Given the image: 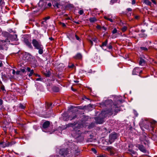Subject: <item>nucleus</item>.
Instances as JSON below:
<instances>
[{"instance_id":"nucleus-40","label":"nucleus","mask_w":157,"mask_h":157,"mask_svg":"<svg viewBox=\"0 0 157 157\" xmlns=\"http://www.w3.org/2000/svg\"><path fill=\"white\" fill-rule=\"evenodd\" d=\"M134 18L135 19L138 20L139 18V15H136L134 16Z\"/></svg>"},{"instance_id":"nucleus-29","label":"nucleus","mask_w":157,"mask_h":157,"mask_svg":"<svg viewBox=\"0 0 157 157\" xmlns=\"http://www.w3.org/2000/svg\"><path fill=\"white\" fill-rule=\"evenodd\" d=\"M59 25H61L63 27H65L66 26V25L64 23H62L61 22H59Z\"/></svg>"},{"instance_id":"nucleus-14","label":"nucleus","mask_w":157,"mask_h":157,"mask_svg":"<svg viewBox=\"0 0 157 157\" xmlns=\"http://www.w3.org/2000/svg\"><path fill=\"white\" fill-rule=\"evenodd\" d=\"M50 72L49 71H46L45 72H44V75L46 77H49L50 75Z\"/></svg>"},{"instance_id":"nucleus-52","label":"nucleus","mask_w":157,"mask_h":157,"mask_svg":"<svg viewBox=\"0 0 157 157\" xmlns=\"http://www.w3.org/2000/svg\"><path fill=\"white\" fill-rule=\"evenodd\" d=\"M3 103V101L2 100L0 99V105H2Z\"/></svg>"},{"instance_id":"nucleus-24","label":"nucleus","mask_w":157,"mask_h":157,"mask_svg":"<svg viewBox=\"0 0 157 157\" xmlns=\"http://www.w3.org/2000/svg\"><path fill=\"white\" fill-rule=\"evenodd\" d=\"M140 48L141 49V50L144 51H147L148 50V49L145 47H140Z\"/></svg>"},{"instance_id":"nucleus-58","label":"nucleus","mask_w":157,"mask_h":157,"mask_svg":"<svg viewBox=\"0 0 157 157\" xmlns=\"http://www.w3.org/2000/svg\"><path fill=\"white\" fill-rule=\"evenodd\" d=\"M49 39L51 40H53V39L52 37H49Z\"/></svg>"},{"instance_id":"nucleus-33","label":"nucleus","mask_w":157,"mask_h":157,"mask_svg":"<svg viewBox=\"0 0 157 157\" xmlns=\"http://www.w3.org/2000/svg\"><path fill=\"white\" fill-rule=\"evenodd\" d=\"M59 6H60V5L57 2H56L54 4V6H56L57 8H59Z\"/></svg>"},{"instance_id":"nucleus-61","label":"nucleus","mask_w":157,"mask_h":157,"mask_svg":"<svg viewBox=\"0 0 157 157\" xmlns=\"http://www.w3.org/2000/svg\"><path fill=\"white\" fill-rule=\"evenodd\" d=\"M2 62H0V67H2Z\"/></svg>"},{"instance_id":"nucleus-5","label":"nucleus","mask_w":157,"mask_h":157,"mask_svg":"<svg viewBox=\"0 0 157 157\" xmlns=\"http://www.w3.org/2000/svg\"><path fill=\"white\" fill-rule=\"evenodd\" d=\"M50 124V122L49 121H47L44 123L42 125V130L43 131L46 132V128H48Z\"/></svg>"},{"instance_id":"nucleus-48","label":"nucleus","mask_w":157,"mask_h":157,"mask_svg":"<svg viewBox=\"0 0 157 157\" xmlns=\"http://www.w3.org/2000/svg\"><path fill=\"white\" fill-rule=\"evenodd\" d=\"M47 6L50 7L52 6V4L51 3H49L47 4Z\"/></svg>"},{"instance_id":"nucleus-26","label":"nucleus","mask_w":157,"mask_h":157,"mask_svg":"<svg viewBox=\"0 0 157 157\" xmlns=\"http://www.w3.org/2000/svg\"><path fill=\"white\" fill-rule=\"evenodd\" d=\"M107 47L109 49H111L112 48V44L111 43H110L109 45L107 46Z\"/></svg>"},{"instance_id":"nucleus-28","label":"nucleus","mask_w":157,"mask_h":157,"mask_svg":"<svg viewBox=\"0 0 157 157\" xmlns=\"http://www.w3.org/2000/svg\"><path fill=\"white\" fill-rule=\"evenodd\" d=\"M0 109L2 111H3L5 110V108L3 105H0Z\"/></svg>"},{"instance_id":"nucleus-45","label":"nucleus","mask_w":157,"mask_h":157,"mask_svg":"<svg viewBox=\"0 0 157 157\" xmlns=\"http://www.w3.org/2000/svg\"><path fill=\"white\" fill-rule=\"evenodd\" d=\"M27 70L28 72H30L31 71L30 68L29 67H28L27 68Z\"/></svg>"},{"instance_id":"nucleus-16","label":"nucleus","mask_w":157,"mask_h":157,"mask_svg":"<svg viewBox=\"0 0 157 157\" xmlns=\"http://www.w3.org/2000/svg\"><path fill=\"white\" fill-rule=\"evenodd\" d=\"M112 33L113 34L116 33V35H119V33L117 32V30L116 28H114L112 31Z\"/></svg>"},{"instance_id":"nucleus-47","label":"nucleus","mask_w":157,"mask_h":157,"mask_svg":"<svg viewBox=\"0 0 157 157\" xmlns=\"http://www.w3.org/2000/svg\"><path fill=\"white\" fill-rule=\"evenodd\" d=\"M43 20H44V21H43L46 24V25H47V20L45 19L44 18H43Z\"/></svg>"},{"instance_id":"nucleus-2","label":"nucleus","mask_w":157,"mask_h":157,"mask_svg":"<svg viewBox=\"0 0 157 157\" xmlns=\"http://www.w3.org/2000/svg\"><path fill=\"white\" fill-rule=\"evenodd\" d=\"M32 43L35 49L38 50V53L42 54L43 52V47L40 42L38 41L36 39H33L32 41Z\"/></svg>"},{"instance_id":"nucleus-27","label":"nucleus","mask_w":157,"mask_h":157,"mask_svg":"<svg viewBox=\"0 0 157 157\" xmlns=\"http://www.w3.org/2000/svg\"><path fill=\"white\" fill-rule=\"evenodd\" d=\"M104 18L105 19H106V20H108V21H110L111 22H113V20L112 19L108 18V17H104Z\"/></svg>"},{"instance_id":"nucleus-44","label":"nucleus","mask_w":157,"mask_h":157,"mask_svg":"<svg viewBox=\"0 0 157 157\" xmlns=\"http://www.w3.org/2000/svg\"><path fill=\"white\" fill-rule=\"evenodd\" d=\"M97 157H106L105 155H100Z\"/></svg>"},{"instance_id":"nucleus-60","label":"nucleus","mask_w":157,"mask_h":157,"mask_svg":"<svg viewBox=\"0 0 157 157\" xmlns=\"http://www.w3.org/2000/svg\"><path fill=\"white\" fill-rule=\"evenodd\" d=\"M55 157H59V156L58 155H56L55 156Z\"/></svg>"},{"instance_id":"nucleus-64","label":"nucleus","mask_w":157,"mask_h":157,"mask_svg":"<svg viewBox=\"0 0 157 157\" xmlns=\"http://www.w3.org/2000/svg\"><path fill=\"white\" fill-rule=\"evenodd\" d=\"M20 72V71H17L16 73L17 74H19Z\"/></svg>"},{"instance_id":"nucleus-31","label":"nucleus","mask_w":157,"mask_h":157,"mask_svg":"<svg viewBox=\"0 0 157 157\" xmlns=\"http://www.w3.org/2000/svg\"><path fill=\"white\" fill-rule=\"evenodd\" d=\"M129 151L131 152V154H132L134 155H135L136 154V152L132 150H129Z\"/></svg>"},{"instance_id":"nucleus-42","label":"nucleus","mask_w":157,"mask_h":157,"mask_svg":"<svg viewBox=\"0 0 157 157\" xmlns=\"http://www.w3.org/2000/svg\"><path fill=\"white\" fill-rule=\"evenodd\" d=\"M42 79L40 78H37L36 79V80L37 81H42Z\"/></svg>"},{"instance_id":"nucleus-13","label":"nucleus","mask_w":157,"mask_h":157,"mask_svg":"<svg viewBox=\"0 0 157 157\" xmlns=\"http://www.w3.org/2000/svg\"><path fill=\"white\" fill-rule=\"evenodd\" d=\"M89 21L90 22L92 23L97 21V19L94 17L90 18L89 19Z\"/></svg>"},{"instance_id":"nucleus-20","label":"nucleus","mask_w":157,"mask_h":157,"mask_svg":"<svg viewBox=\"0 0 157 157\" xmlns=\"http://www.w3.org/2000/svg\"><path fill=\"white\" fill-rule=\"evenodd\" d=\"M77 124L76 123H69L68 124V126L69 127L72 126L74 127V126L76 125Z\"/></svg>"},{"instance_id":"nucleus-56","label":"nucleus","mask_w":157,"mask_h":157,"mask_svg":"<svg viewBox=\"0 0 157 157\" xmlns=\"http://www.w3.org/2000/svg\"><path fill=\"white\" fill-rule=\"evenodd\" d=\"M41 24H44V25H46V24L43 21L41 22Z\"/></svg>"},{"instance_id":"nucleus-32","label":"nucleus","mask_w":157,"mask_h":157,"mask_svg":"<svg viewBox=\"0 0 157 157\" xmlns=\"http://www.w3.org/2000/svg\"><path fill=\"white\" fill-rule=\"evenodd\" d=\"M10 143L8 142L7 143L5 144V145L3 147H8L10 145Z\"/></svg>"},{"instance_id":"nucleus-25","label":"nucleus","mask_w":157,"mask_h":157,"mask_svg":"<svg viewBox=\"0 0 157 157\" xmlns=\"http://www.w3.org/2000/svg\"><path fill=\"white\" fill-rule=\"evenodd\" d=\"M34 74V71L33 70H32L30 72V73L29 74V76L31 77Z\"/></svg>"},{"instance_id":"nucleus-1","label":"nucleus","mask_w":157,"mask_h":157,"mask_svg":"<svg viewBox=\"0 0 157 157\" xmlns=\"http://www.w3.org/2000/svg\"><path fill=\"white\" fill-rule=\"evenodd\" d=\"M123 102V101L121 98H116L115 102L111 105L110 109H109L104 111H102L100 116H103L104 117H107V115H105L106 114L109 115H111L113 113H114V115H116L119 111H120V107L121 106V104Z\"/></svg>"},{"instance_id":"nucleus-10","label":"nucleus","mask_w":157,"mask_h":157,"mask_svg":"<svg viewBox=\"0 0 157 157\" xmlns=\"http://www.w3.org/2000/svg\"><path fill=\"white\" fill-rule=\"evenodd\" d=\"M45 107L47 109H52V103L48 102H46Z\"/></svg>"},{"instance_id":"nucleus-6","label":"nucleus","mask_w":157,"mask_h":157,"mask_svg":"<svg viewBox=\"0 0 157 157\" xmlns=\"http://www.w3.org/2000/svg\"><path fill=\"white\" fill-rule=\"evenodd\" d=\"M96 122L98 124H101L104 122L103 118H100L99 117H97L95 118Z\"/></svg>"},{"instance_id":"nucleus-21","label":"nucleus","mask_w":157,"mask_h":157,"mask_svg":"<svg viewBox=\"0 0 157 157\" xmlns=\"http://www.w3.org/2000/svg\"><path fill=\"white\" fill-rule=\"evenodd\" d=\"M139 36L140 37H145L147 36V35L144 33H141L139 34Z\"/></svg>"},{"instance_id":"nucleus-43","label":"nucleus","mask_w":157,"mask_h":157,"mask_svg":"<svg viewBox=\"0 0 157 157\" xmlns=\"http://www.w3.org/2000/svg\"><path fill=\"white\" fill-rule=\"evenodd\" d=\"M136 3V1L135 0H133L132 2V5L135 4Z\"/></svg>"},{"instance_id":"nucleus-22","label":"nucleus","mask_w":157,"mask_h":157,"mask_svg":"<svg viewBox=\"0 0 157 157\" xmlns=\"http://www.w3.org/2000/svg\"><path fill=\"white\" fill-rule=\"evenodd\" d=\"M69 117L71 119V120L77 117V116L75 114H74L73 116H70Z\"/></svg>"},{"instance_id":"nucleus-36","label":"nucleus","mask_w":157,"mask_h":157,"mask_svg":"<svg viewBox=\"0 0 157 157\" xmlns=\"http://www.w3.org/2000/svg\"><path fill=\"white\" fill-rule=\"evenodd\" d=\"M74 67V65L73 64H72L71 65H69L68 67L69 68H73Z\"/></svg>"},{"instance_id":"nucleus-9","label":"nucleus","mask_w":157,"mask_h":157,"mask_svg":"<svg viewBox=\"0 0 157 157\" xmlns=\"http://www.w3.org/2000/svg\"><path fill=\"white\" fill-rule=\"evenodd\" d=\"M82 57V54L80 53H78L74 57V58L76 59H81Z\"/></svg>"},{"instance_id":"nucleus-8","label":"nucleus","mask_w":157,"mask_h":157,"mask_svg":"<svg viewBox=\"0 0 157 157\" xmlns=\"http://www.w3.org/2000/svg\"><path fill=\"white\" fill-rule=\"evenodd\" d=\"M141 71H140V68L138 67H136L133 70L132 73L133 75H137L141 72Z\"/></svg>"},{"instance_id":"nucleus-59","label":"nucleus","mask_w":157,"mask_h":157,"mask_svg":"<svg viewBox=\"0 0 157 157\" xmlns=\"http://www.w3.org/2000/svg\"><path fill=\"white\" fill-rule=\"evenodd\" d=\"M131 15V13H129L128 14L127 13V15L128 16H130Z\"/></svg>"},{"instance_id":"nucleus-37","label":"nucleus","mask_w":157,"mask_h":157,"mask_svg":"<svg viewBox=\"0 0 157 157\" xmlns=\"http://www.w3.org/2000/svg\"><path fill=\"white\" fill-rule=\"evenodd\" d=\"M75 38H76V39L78 40H79V41H80V38H79V37L76 35H75Z\"/></svg>"},{"instance_id":"nucleus-11","label":"nucleus","mask_w":157,"mask_h":157,"mask_svg":"<svg viewBox=\"0 0 157 157\" xmlns=\"http://www.w3.org/2000/svg\"><path fill=\"white\" fill-rule=\"evenodd\" d=\"M145 61L142 58H140L139 63V65L142 66H143L145 64Z\"/></svg>"},{"instance_id":"nucleus-12","label":"nucleus","mask_w":157,"mask_h":157,"mask_svg":"<svg viewBox=\"0 0 157 157\" xmlns=\"http://www.w3.org/2000/svg\"><path fill=\"white\" fill-rule=\"evenodd\" d=\"M108 43V40L107 39H106L105 41L104 42H103L102 43V44L101 45H100V47L102 48L104 46H106Z\"/></svg>"},{"instance_id":"nucleus-55","label":"nucleus","mask_w":157,"mask_h":157,"mask_svg":"<svg viewBox=\"0 0 157 157\" xmlns=\"http://www.w3.org/2000/svg\"><path fill=\"white\" fill-rule=\"evenodd\" d=\"M89 42L90 43V44H91V45H93V44L92 41L91 40H89Z\"/></svg>"},{"instance_id":"nucleus-4","label":"nucleus","mask_w":157,"mask_h":157,"mask_svg":"<svg viewBox=\"0 0 157 157\" xmlns=\"http://www.w3.org/2000/svg\"><path fill=\"white\" fill-rule=\"evenodd\" d=\"M117 137L118 136L116 133L111 134L109 136V141L111 142H113Z\"/></svg>"},{"instance_id":"nucleus-62","label":"nucleus","mask_w":157,"mask_h":157,"mask_svg":"<svg viewBox=\"0 0 157 157\" xmlns=\"http://www.w3.org/2000/svg\"><path fill=\"white\" fill-rule=\"evenodd\" d=\"M92 40L94 41H96V39H94H94H92Z\"/></svg>"},{"instance_id":"nucleus-49","label":"nucleus","mask_w":157,"mask_h":157,"mask_svg":"<svg viewBox=\"0 0 157 157\" xmlns=\"http://www.w3.org/2000/svg\"><path fill=\"white\" fill-rule=\"evenodd\" d=\"M44 18L45 19L47 20L49 19L50 18V17L49 16H48V17H46Z\"/></svg>"},{"instance_id":"nucleus-63","label":"nucleus","mask_w":157,"mask_h":157,"mask_svg":"<svg viewBox=\"0 0 157 157\" xmlns=\"http://www.w3.org/2000/svg\"><path fill=\"white\" fill-rule=\"evenodd\" d=\"M4 143V142H0V144H3Z\"/></svg>"},{"instance_id":"nucleus-46","label":"nucleus","mask_w":157,"mask_h":157,"mask_svg":"<svg viewBox=\"0 0 157 157\" xmlns=\"http://www.w3.org/2000/svg\"><path fill=\"white\" fill-rule=\"evenodd\" d=\"M21 71L23 73H25V69H21Z\"/></svg>"},{"instance_id":"nucleus-57","label":"nucleus","mask_w":157,"mask_h":157,"mask_svg":"<svg viewBox=\"0 0 157 157\" xmlns=\"http://www.w3.org/2000/svg\"><path fill=\"white\" fill-rule=\"evenodd\" d=\"M141 33H143L145 32V30L142 29L141 30Z\"/></svg>"},{"instance_id":"nucleus-23","label":"nucleus","mask_w":157,"mask_h":157,"mask_svg":"<svg viewBox=\"0 0 157 157\" xmlns=\"http://www.w3.org/2000/svg\"><path fill=\"white\" fill-rule=\"evenodd\" d=\"M107 149L108 150H109L110 151V153L111 154V155H113L114 154V153L112 151V149H111V147H109L108 148H107Z\"/></svg>"},{"instance_id":"nucleus-7","label":"nucleus","mask_w":157,"mask_h":157,"mask_svg":"<svg viewBox=\"0 0 157 157\" xmlns=\"http://www.w3.org/2000/svg\"><path fill=\"white\" fill-rule=\"evenodd\" d=\"M136 147H138L139 150L142 152L145 153L146 152V150L145 147L142 145H140L139 144H137Z\"/></svg>"},{"instance_id":"nucleus-35","label":"nucleus","mask_w":157,"mask_h":157,"mask_svg":"<svg viewBox=\"0 0 157 157\" xmlns=\"http://www.w3.org/2000/svg\"><path fill=\"white\" fill-rule=\"evenodd\" d=\"M1 89L3 90V91H4V90H5V87H4V86L3 85H2V86H1Z\"/></svg>"},{"instance_id":"nucleus-3","label":"nucleus","mask_w":157,"mask_h":157,"mask_svg":"<svg viewBox=\"0 0 157 157\" xmlns=\"http://www.w3.org/2000/svg\"><path fill=\"white\" fill-rule=\"evenodd\" d=\"M71 153L70 150L67 148H63L59 150V153L61 156L65 157Z\"/></svg>"},{"instance_id":"nucleus-18","label":"nucleus","mask_w":157,"mask_h":157,"mask_svg":"<svg viewBox=\"0 0 157 157\" xmlns=\"http://www.w3.org/2000/svg\"><path fill=\"white\" fill-rule=\"evenodd\" d=\"M53 90L55 92H57L59 91V89L58 87L55 86L53 88Z\"/></svg>"},{"instance_id":"nucleus-50","label":"nucleus","mask_w":157,"mask_h":157,"mask_svg":"<svg viewBox=\"0 0 157 157\" xmlns=\"http://www.w3.org/2000/svg\"><path fill=\"white\" fill-rule=\"evenodd\" d=\"M92 150L93 151H94L95 153H96V151L94 148H92Z\"/></svg>"},{"instance_id":"nucleus-51","label":"nucleus","mask_w":157,"mask_h":157,"mask_svg":"<svg viewBox=\"0 0 157 157\" xmlns=\"http://www.w3.org/2000/svg\"><path fill=\"white\" fill-rule=\"evenodd\" d=\"M34 75L36 76H38V77H40V75L37 74H35V73H34Z\"/></svg>"},{"instance_id":"nucleus-30","label":"nucleus","mask_w":157,"mask_h":157,"mask_svg":"<svg viewBox=\"0 0 157 157\" xmlns=\"http://www.w3.org/2000/svg\"><path fill=\"white\" fill-rule=\"evenodd\" d=\"M19 107L21 109H24L25 108V106L22 104H20L19 105Z\"/></svg>"},{"instance_id":"nucleus-34","label":"nucleus","mask_w":157,"mask_h":157,"mask_svg":"<svg viewBox=\"0 0 157 157\" xmlns=\"http://www.w3.org/2000/svg\"><path fill=\"white\" fill-rule=\"evenodd\" d=\"M84 11L83 10H80L79 11L78 13L80 14V15H82Z\"/></svg>"},{"instance_id":"nucleus-19","label":"nucleus","mask_w":157,"mask_h":157,"mask_svg":"<svg viewBox=\"0 0 157 157\" xmlns=\"http://www.w3.org/2000/svg\"><path fill=\"white\" fill-rule=\"evenodd\" d=\"M127 29V27L126 26H124L121 28V30L122 32H125Z\"/></svg>"},{"instance_id":"nucleus-53","label":"nucleus","mask_w":157,"mask_h":157,"mask_svg":"<svg viewBox=\"0 0 157 157\" xmlns=\"http://www.w3.org/2000/svg\"><path fill=\"white\" fill-rule=\"evenodd\" d=\"M71 89L74 91H75L76 90V89H74L72 87H71Z\"/></svg>"},{"instance_id":"nucleus-38","label":"nucleus","mask_w":157,"mask_h":157,"mask_svg":"<svg viewBox=\"0 0 157 157\" xmlns=\"http://www.w3.org/2000/svg\"><path fill=\"white\" fill-rule=\"evenodd\" d=\"M112 101L111 100H109L106 101L105 104H106V105H107V103H112Z\"/></svg>"},{"instance_id":"nucleus-54","label":"nucleus","mask_w":157,"mask_h":157,"mask_svg":"<svg viewBox=\"0 0 157 157\" xmlns=\"http://www.w3.org/2000/svg\"><path fill=\"white\" fill-rule=\"evenodd\" d=\"M152 2L155 4H156V2L155 0H151Z\"/></svg>"},{"instance_id":"nucleus-15","label":"nucleus","mask_w":157,"mask_h":157,"mask_svg":"<svg viewBox=\"0 0 157 157\" xmlns=\"http://www.w3.org/2000/svg\"><path fill=\"white\" fill-rule=\"evenodd\" d=\"M144 3L146 5L150 6H151V2L148 0H144Z\"/></svg>"},{"instance_id":"nucleus-39","label":"nucleus","mask_w":157,"mask_h":157,"mask_svg":"<svg viewBox=\"0 0 157 157\" xmlns=\"http://www.w3.org/2000/svg\"><path fill=\"white\" fill-rule=\"evenodd\" d=\"M132 11V9L131 8H128L126 10V11L128 12H130Z\"/></svg>"},{"instance_id":"nucleus-17","label":"nucleus","mask_w":157,"mask_h":157,"mask_svg":"<svg viewBox=\"0 0 157 157\" xmlns=\"http://www.w3.org/2000/svg\"><path fill=\"white\" fill-rule=\"evenodd\" d=\"M25 43L30 48H32V45L31 44V43L29 42L27 40L25 41Z\"/></svg>"},{"instance_id":"nucleus-41","label":"nucleus","mask_w":157,"mask_h":157,"mask_svg":"<svg viewBox=\"0 0 157 157\" xmlns=\"http://www.w3.org/2000/svg\"><path fill=\"white\" fill-rule=\"evenodd\" d=\"M13 37L14 38L15 40H17L16 39L17 38V35H16V34L14 35L13 36Z\"/></svg>"}]
</instances>
